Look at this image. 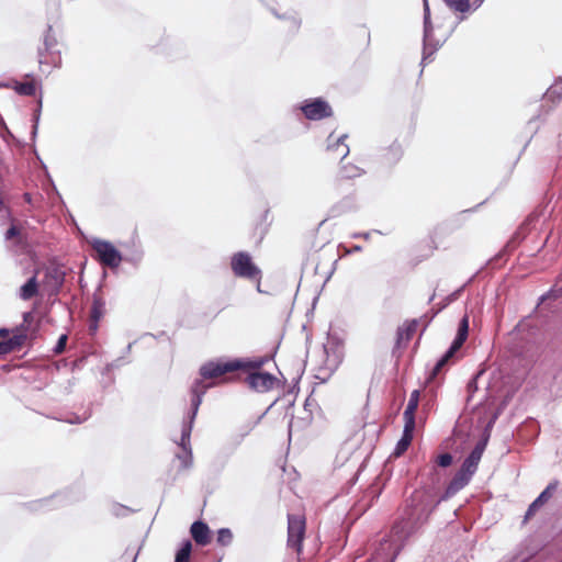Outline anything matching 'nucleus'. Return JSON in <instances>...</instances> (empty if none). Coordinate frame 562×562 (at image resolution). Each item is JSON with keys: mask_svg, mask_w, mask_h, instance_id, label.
<instances>
[{"mask_svg": "<svg viewBox=\"0 0 562 562\" xmlns=\"http://www.w3.org/2000/svg\"><path fill=\"white\" fill-rule=\"evenodd\" d=\"M268 362L266 357H218L203 362L199 374L204 381L220 384L273 386L278 383V378L266 369Z\"/></svg>", "mask_w": 562, "mask_h": 562, "instance_id": "nucleus-1", "label": "nucleus"}, {"mask_svg": "<svg viewBox=\"0 0 562 562\" xmlns=\"http://www.w3.org/2000/svg\"><path fill=\"white\" fill-rule=\"evenodd\" d=\"M469 335V316L465 314L458 327L457 336L450 346L449 350L442 356V358L436 363L432 368L429 376L427 378L426 383L431 384L437 382L438 375L441 373L445 366L454 357L456 352L460 350V348L465 342Z\"/></svg>", "mask_w": 562, "mask_h": 562, "instance_id": "nucleus-2", "label": "nucleus"}, {"mask_svg": "<svg viewBox=\"0 0 562 562\" xmlns=\"http://www.w3.org/2000/svg\"><path fill=\"white\" fill-rule=\"evenodd\" d=\"M231 269L235 277L257 282V290L260 292L261 270L252 261L251 256L246 251H238L231 258Z\"/></svg>", "mask_w": 562, "mask_h": 562, "instance_id": "nucleus-3", "label": "nucleus"}, {"mask_svg": "<svg viewBox=\"0 0 562 562\" xmlns=\"http://www.w3.org/2000/svg\"><path fill=\"white\" fill-rule=\"evenodd\" d=\"M306 531V518L303 512L288 515V547L299 555L302 553Z\"/></svg>", "mask_w": 562, "mask_h": 562, "instance_id": "nucleus-4", "label": "nucleus"}, {"mask_svg": "<svg viewBox=\"0 0 562 562\" xmlns=\"http://www.w3.org/2000/svg\"><path fill=\"white\" fill-rule=\"evenodd\" d=\"M38 64L47 65L50 67H59L61 65L58 41L53 32L52 26L47 27L43 46L38 48Z\"/></svg>", "mask_w": 562, "mask_h": 562, "instance_id": "nucleus-5", "label": "nucleus"}, {"mask_svg": "<svg viewBox=\"0 0 562 562\" xmlns=\"http://www.w3.org/2000/svg\"><path fill=\"white\" fill-rule=\"evenodd\" d=\"M31 313L23 314V324L12 330V336L0 341V355H7L15 350H20L27 339V325L32 322Z\"/></svg>", "mask_w": 562, "mask_h": 562, "instance_id": "nucleus-6", "label": "nucleus"}, {"mask_svg": "<svg viewBox=\"0 0 562 562\" xmlns=\"http://www.w3.org/2000/svg\"><path fill=\"white\" fill-rule=\"evenodd\" d=\"M95 259L109 268H117L122 261L120 251L110 243L102 239H94L91 243Z\"/></svg>", "mask_w": 562, "mask_h": 562, "instance_id": "nucleus-7", "label": "nucleus"}, {"mask_svg": "<svg viewBox=\"0 0 562 562\" xmlns=\"http://www.w3.org/2000/svg\"><path fill=\"white\" fill-rule=\"evenodd\" d=\"M446 235L447 234L443 228H434L429 233V235L417 245L416 262H419L424 259L431 257L435 254V251L439 248V246L442 244L443 239L446 238Z\"/></svg>", "mask_w": 562, "mask_h": 562, "instance_id": "nucleus-8", "label": "nucleus"}, {"mask_svg": "<svg viewBox=\"0 0 562 562\" xmlns=\"http://www.w3.org/2000/svg\"><path fill=\"white\" fill-rule=\"evenodd\" d=\"M304 116L311 121H319L333 115V109L322 98L308 99L301 106Z\"/></svg>", "mask_w": 562, "mask_h": 562, "instance_id": "nucleus-9", "label": "nucleus"}, {"mask_svg": "<svg viewBox=\"0 0 562 562\" xmlns=\"http://www.w3.org/2000/svg\"><path fill=\"white\" fill-rule=\"evenodd\" d=\"M204 394V392H198L196 389H194L192 392H191V414H190V423L188 426H184L183 429H182V435H181V447L187 451V445H189V440H190V435H191V424L193 423L195 416H196V413H198V409L202 403V395Z\"/></svg>", "mask_w": 562, "mask_h": 562, "instance_id": "nucleus-10", "label": "nucleus"}, {"mask_svg": "<svg viewBox=\"0 0 562 562\" xmlns=\"http://www.w3.org/2000/svg\"><path fill=\"white\" fill-rule=\"evenodd\" d=\"M105 301L101 295L94 294L93 301L90 310V324L89 330L91 333H95L99 327V322L105 315Z\"/></svg>", "mask_w": 562, "mask_h": 562, "instance_id": "nucleus-11", "label": "nucleus"}, {"mask_svg": "<svg viewBox=\"0 0 562 562\" xmlns=\"http://www.w3.org/2000/svg\"><path fill=\"white\" fill-rule=\"evenodd\" d=\"M190 533L192 539L199 546L205 547L212 541V533L209 526L201 520L194 521L191 525Z\"/></svg>", "mask_w": 562, "mask_h": 562, "instance_id": "nucleus-12", "label": "nucleus"}, {"mask_svg": "<svg viewBox=\"0 0 562 562\" xmlns=\"http://www.w3.org/2000/svg\"><path fill=\"white\" fill-rule=\"evenodd\" d=\"M418 328V321L411 319L406 321L402 326L397 329V338H396V347L404 348L414 337Z\"/></svg>", "mask_w": 562, "mask_h": 562, "instance_id": "nucleus-13", "label": "nucleus"}, {"mask_svg": "<svg viewBox=\"0 0 562 562\" xmlns=\"http://www.w3.org/2000/svg\"><path fill=\"white\" fill-rule=\"evenodd\" d=\"M65 281V272L58 267H49L45 271L43 284L48 286L52 292L58 293Z\"/></svg>", "mask_w": 562, "mask_h": 562, "instance_id": "nucleus-14", "label": "nucleus"}, {"mask_svg": "<svg viewBox=\"0 0 562 562\" xmlns=\"http://www.w3.org/2000/svg\"><path fill=\"white\" fill-rule=\"evenodd\" d=\"M347 135L335 136L331 133L327 138V150L334 153L337 157L345 158L349 154V147L346 144Z\"/></svg>", "mask_w": 562, "mask_h": 562, "instance_id": "nucleus-15", "label": "nucleus"}, {"mask_svg": "<svg viewBox=\"0 0 562 562\" xmlns=\"http://www.w3.org/2000/svg\"><path fill=\"white\" fill-rule=\"evenodd\" d=\"M471 475L463 470H459L446 488L445 497H451L462 490L471 480Z\"/></svg>", "mask_w": 562, "mask_h": 562, "instance_id": "nucleus-16", "label": "nucleus"}, {"mask_svg": "<svg viewBox=\"0 0 562 562\" xmlns=\"http://www.w3.org/2000/svg\"><path fill=\"white\" fill-rule=\"evenodd\" d=\"M419 397L420 391L418 389H415L409 396L407 406L403 414L404 423L415 425V413L418 408Z\"/></svg>", "mask_w": 562, "mask_h": 562, "instance_id": "nucleus-17", "label": "nucleus"}, {"mask_svg": "<svg viewBox=\"0 0 562 562\" xmlns=\"http://www.w3.org/2000/svg\"><path fill=\"white\" fill-rule=\"evenodd\" d=\"M414 429H415V425L404 423L403 436L396 445L394 456L398 457V456L403 454L408 449V447L411 446V443L413 441Z\"/></svg>", "mask_w": 562, "mask_h": 562, "instance_id": "nucleus-18", "label": "nucleus"}, {"mask_svg": "<svg viewBox=\"0 0 562 562\" xmlns=\"http://www.w3.org/2000/svg\"><path fill=\"white\" fill-rule=\"evenodd\" d=\"M38 293V283L36 280V274L27 280L25 284H23L20 289V297L24 301H29L36 296Z\"/></svg>", "mask_w": 562, "mask_h": 562, "instance_id": "nucleus-19", "label": "nucleus"}, {"mask_svg": "<svg viewBox=\"0 0 562 562\" xmlns=\"http://www.w3.org/2000/svg\"><path fill=\"white\" fill-rule=\"evenodd\" d=\"M14 90L21 95L33 97L36 93V82L34 79L25 82H15Z\"/></svg>", "mask_w": 562, "mask_h": 562, "instance_id": "nucleus-20", "label": "nucleus"}, {"mask_svg": "<svg viewBox=\"0 0 562 562\" xmlns=\"http://www.w3.org/2000/svg\"><path fill=\"white\" fill-rule=\"evenodd\" d=\"M456 12L465 13L470 10V0H443Z\"/></svg>", "mask_w": 562, "mask_h": 562, "instance_id": "nucleus-21", "label": "nucleus"}, {"mask_svg": "<svg viewBox=\"0 0 562 562\" xmlns=\"http://www.w3.org/2000/svg\"><path fill=\"white\" fill-rule=\"evenodd\" d=\"M546 98L552 101L562 99V79L554 81V83L547 90Z\"/></svg>", "mask_w": 562, "mask_h": 562, "instance_id": "nucleus-22", "label": "nucleus"}, {"mask_svg": "<svg viewBox=\"0 0 562 562\" xmlns=\"http://www.w3.org/2000/svg\"><path fill=\"white\" fill-rule=\"evenodd\" d=\"M191 550L192 544L187 540L182 548L177 552L175 562H190Z\"/></svg>", "mask_w": 562, "mask_h": 562, "instance_id": "nucleus-23", "label": "nucleus"}, {"mask_svg": "<svg viewBox=\"0 0 562 562\" xmlns=\"http://www.w3.org/2000/svg\"><path fill=\"white\" fill-rule=\"evenodd\" d=\"M558 487V482L550 483L544 491L536 498L542 506L552 497L553 492Z\"/></svg>", "mask_w": 562, "mask_h": 562, "instance_id": "nucleus-24", "label": "nucleus"}, {"mask_svg": "<svg viewBox=\"0 0 562 562\" xmlns=\"http://www.w3.org/2000/svg\"><path fill=\"white\" fill-rule=\"evenodd\" d=\"M360 175V170L359 168L350 165V166H341L340 168V171H339V178L340 179H350V178H355L357 176Z\"/></svg>", "mask_w": 562, "mask_h": 562, "instance_id": "nucleus-25", "label": "nucleus"}, {"mask_svg": "<svg viewBox=\"0 0 562 562\" xmlns=\"http://www.w3.org/2000/svg\"><path fill=\"white\" fill-rule=\"evenodd\" d=\"M216 540L221 546H228L233 540V532L228 528H222L217 531Z\"/></svg>", "mask_w": 562, "mask_h": 562, "instance_id": "nucleus-26", "label": "nucleus"}, {"mask_svg": "<svg viewBox=\"0 0 562 562\" xmlns=\"http://www.w3.org/2000/svg\"><path fill=\"white\" fill-rule=\"evenodd\" d=\"M477 465H479V462L471 459L470 457H468L462 465H461V470H463L464 472L469 473L471 476L476 472L477 470Z\"/></svg>", "mask_w": 562, "mask_h": 562, "instance_id": "nucleus-27", "label": "nucleus"}, {"mask_svg": "<svg viewBox=\"0 0 562 562\" xmlns=\"http://www.w3.org/2000/svg\"><path fill=\"white\" fill-rule=\"evenodd\" d=\"M436 463L439 467L447 468L452 463V456L450 453H441L437 457Z\"/></svg>", "mask_w": 562, "mask_h": 562, "instance_id": "nucleus-28", "label": "nucleus"}, {"mask_svg": "<svg viewBox=\"0 0 562 562\" xmlns=\"http://www.w3.org/2000/svg\"><path fill=\"white\" fill-rule=\"evenodd\" d=\"M542 505L540 503H538L537 499H535L528 507L527 509V513L525 515V520H528L530 519L531 517H533L536 515V513L539 510V508L541 507Z\"/></svg>", "mask_w": 562, "mask_h": 562, "instance_id": "nucleus-29", "label": "nucleus"}, {"mask_svg": "<svg viewBox=\"0 0 562 562\" xmlns=\"http://www.w3.org/2000/svg\"><path fill=\"white\" fill-rule=\"evenodd\" d=\"M67 339H68L67 335H61L59 337V339H58V341H57V344H56V346L54 348V352L56 355H60V353H63L65 351Z\"/></svg>", "mask_w": 562, "mask_h": 562, "instance_id": "nucleus-30", "label": "nucleus"}, {"mask_svg": "<svg viewBox=\"0 0 562 562\" xmlns=\"http://www.w3.org/2000/svg\"><path fill=\"white\" fill-rule=\"evenodd\" d=\"M20 235V229L15 225H11L5 233V238L8 240L13 239L14 237Z\"/></svg>", "mask_w": 562, "mask_h": 562, "instance_id": "nucleus-31", "label": "nucleus"}, {"mask_svg": "<svg viewBox=\"0 0 562 562\" xmlns=\"http://www.w3.org/2000/svg\"><path fill=\"white\" fill-rule=\"evenodd\" d=\"M424 7H425V29L427 30L428 23H429V14H430L427 0H424Z\"/></svg>", "mask_w": 562, "mask_h": 562, "instance_id": "nucleus-32", "label": "nucleus"}, {"mask_svg": "<svg viewBox=\"0 0 562 562\" xmlns=\"http://www.w3.org/2000/svg\"><path fill=\"white\" fill-rule=\"evenodd\" d=\"M470 457L471 459L477 461L480 463V460L482 458V453H480L479 451H475V450H472L471 453L468 456Z\"/></svg>", "mask_w": 562, "mask_h": 562, "instance_id": "nucleus-33", "label": "nucleus"}, {"mask_svg": "<svg viewBox=\"0 0 562 562\" xmlns=\"http://www.w3.org/2000/svg\"><path fill=\"white\" fill-rule=\"evenodd\" d=\"M482 374V372H480L476 376H474L469 383H468V386L469 387H472V386H475L476 385V382H477V379L479 376Z\"/></svg>", "mask_w": 562, "mask_h": 562, "instance_id": "nucleus-34", "label": "nucleus"}, {"mask_svg": "<svg viewBox=\"0 0 562 562\" xmlns=\"http://www.w3.org/2000/svg\"><path fill=\"white\" fill-rule=\"evenodd\" d=\"M484 447H485V446H484V443H477V445L474 447V449H473V450L479 451L480 453H482V454H483Z\"/></svg>", "mask_w": 562, "mask_h": 562, "instance_id": "nucleus-35", "label": "nucleus"}, {"mask_svg": "<svg viewBox=\"0 0 562 562\" xmlns=\"http://www.w3.org/2000/svg\"><path fill=\"white\" fill-rule=\"evenodd\" d=\"M292 22L294 24V27H296V29H299V26L301 25V20L300 19L293 18Z\"/></svg>", "mask_w": 562, "mask_h": 562, "instance_id": "nucleus-36", "label": "nucleus"}, {"mask_svg": "<svg viewBox=\"0 0 562 562\" xmlns=\"http://www.w3.org/2000/svg\"><path fill=\"white\" fill-rule=\"evenodd\" d=\"M8 334H9L8 329H0V337H5V336H8Z\"/></svg>", "mask_w": 562, "mask_h": 562, "instance_id": "nucleus-37", "label": "nucleus"}, {"mask_svg": "<svg viewBox=\"0 0 562 562\" xmlns=\"http://www.w3.org/2000/svg\"><path fill=\"white\" fill-rule=\"evenodd\" d=\"M24 200L27 202V203H31V194L30 193H24Z\"/></svg>", "mask_w": 562, "mask_h": 562, "instance_id": "nucleus-38", "label": "nucleus"}, {"mask_svg": "<svg viewBox=\"0 0 562 562\" xmlns=\"http://www.w3.org/2000/svg\"><path fill=\"white\" fill-rule=\"evenodd\" d=\"M483 0H479V2L476 3V7H479L481 3H482Z\"/></svg>", "mask_w": 562, "mask_h": 562, "instance_id": "nucleus-39", "label": "nucleus"}]
</instances>
